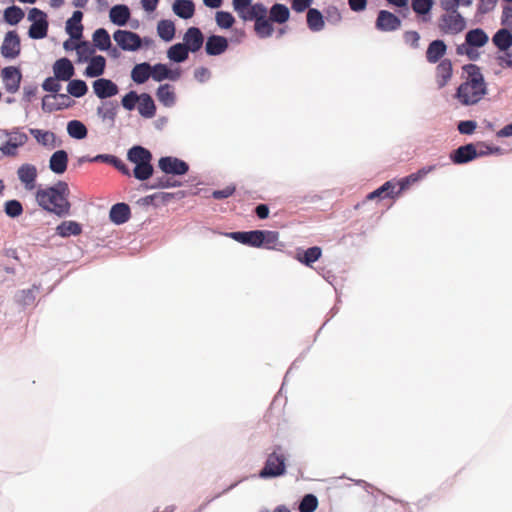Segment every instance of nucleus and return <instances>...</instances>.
<instances>
[{"label":"nucleus","instance_id":"nucleus-11","mask_svg":"<svg viewBox=\"0 0 512 512\" xmlns=\"http://www.w3.org/2000/svg\"><path fill=\"white\" fill-rule=\"evenodd\" d=\"M158 166L167 175H184L189 170V166L185 161L171 156L160 158Z\"/></svg>","mask_w":512,"mask_h":512},{"label":"nucleus","instance_id":"nucleus-51","mask_svg":"<svg viewBox=\"0 0 512 512\" xmlns=\"http://www.w3.org/2000/svg\"><path fill=\"white\" fill-rule=\"evenodd\" d=\"M217 25L220 28L229 29L235 23L233 15L226 11H218L215 16Z\"/></svg>","mask_w":512,"mask_h":512},{"label":"nucleus","instance_id":"nucleus-16","mask_svg":"<svg viewBox=\"0 0 512 512\" xmlns=\"http://www.w3.org/2000/svg\"><path fill=\"white\" fill-rule=\"evenodd\" d=\"M2 78L5 89L9 93H15L20 87L22 75L17 67L9 66L2 69Z\"/></svg>","mask_w":512,"mask_h":512},{"label":"nucleus","instance_id":"nucleus-55","mask_svg":"<svg viewBox=\"0 0 512 512\" xmlns=\"http://www.w3.org/2000/svg\"><path fill=\"white\" fill-rule=\"evenodd\" d=\"M97 113L103 120H113L116 115V107L113 103H104L102 106L98 107Z\"/></svg>","mask_w":512,"mask_h":512},{"label":"nucleus","instance_id":"nucleus-46","mask_svg":"<svg viewBox=\"0 0 512 512\" xmlns=\"http://www.w3.org/2000/svg\"><path fill=\"white\" fill-rule=\"evenodd\" d=\"M67 132L69 136L75 139H83L87 136L86 126L79 120H71L67 124Z\"/></svg>","mask_w":512,"mask_h":512},{"label":"nucleus","instance_id":"nucleus-62","mask_svg":"<svg viewBox=\"0 0 512 512\" xmlns=\"http://www.w3.org/2000/svg\"><path fill=\"white\" fill-rule=\"evenodd\" d=\"M476 127H477V124L475 121H472V120L461 121L458 124V131L461 134L470 135V134L474 133Z\"/></svg>","mask_w":512,"mask_h":512},{"label":"nucleus","instance_id":"nucleus-35","mask_svg":"<svg viewBox=\"0 0 512 512\" xmlns=\"http://www.w3.org/2000/svg\"><path fill=\"white\" fill-rule=\"evenodd\" d=\"M151 77V65L149 63L136 64L131 71V78L137 84L146 82Z\"/></svg>","mask_w":512,"mask_h":512},{"label":"nucleus","instance_id":"nucleus-61","mask_svg":"<svg viewBox=\"0 0 512 512\" xmlns=\"http://www.w3.org/2000/svg\"><path fill=\"white\" fill-rule=\"evenodd\" d=\"M252 0H233V8L238 13L239 17L242 18L247 10L250 8Z\"/></svg>","mask_w":512,"mask_h":512},{"label":"nucleus","instance_id":"nucleus-42","mask_svg":"<svg viewBox=\"0 0 512 512\" xmlns=\"http://www.w3.org/2000/svg\"><path fill=\"white\" fill-rule=\"evenodd\" d=\"M188 54L187 46L183 43L174 44L167 51L168 58L177 63L185 61L188 58Z\"/></svg>","mask_w":512,"mask_h":512},{"label":"nucleus","instance_id":"nucleus-57","mask_svg":"<svg viewBox=\"0 0 512 512\" xmlns=\"http://www.w3.org/2000/svg\"><path fill=\"white\" fill-rule=\"evenodd\" d=\"M60 79H57L56 76L48 77L42 83V88L46 92L54 93V95L58 94L61 90V84L59 83Z\"/></svg>","mask_w":512,"mask_h":512},{"label":"nucleus","instance_id":"nucleus-34","mask_svg":"<svg viewBox=\"0 0 512 512\" xmlns=\"http://www.w3.org/2000/svg\"><path fill=\"white\" fill-rule=\"evenodd\" d=\"M493 44L501 51H506L512 46V34L503 28L498 30L492 37Z\"/></svg>","mask_w":512,"mask_h":512},{"label":"nucleus","instance_id":"nucleus-27","mask_svg":"<svg viewBox=\"0 0 512 512\" xmlns=\"http://www.w3.org/2000/svg\"><path fill=\"white\" fill-rule=\"evenodd\" d=\"M83 18V13L79 10L74 11L73 15L66 22V31L70 35L72 39H80L82 37L83 26L81 25V20Z\"/></svg>","mask_w":512,"mask_h":512},{"label":"nucleus","instance_id":"nucleus-37","mask_svg":"<svg viewBox=\"0 0 512 512\" xmlns=\"http://www.w3.org/2000/svg\"><path fill=\"white\" fill-rule=\"evenodd\" d=\"M30 134L36 139V141L43 146H50L54 148L56 146V136L51 131H44L41 129H30Z\"/></svg>","mask_w":512,"mask_h":512},{"label":"nucleus","instance_id":"nucleus-26","mask_svg":"<svg viewBox=\"0 0 512 512\" xmlns=\"http://www.w3.org/2000/svg\"><path fill=\"white\" fill-rule=\"evenodd\" d=\"M68 154L64 150L55 151L49 160V168L55 174H63L67 169Z\"/></svg>","mask_w":512,"mask_h":512},{"label":"nucleus","instance_id":"nucleus-14","mask_svg":"<svg viewBox=\"0 0 512 512\" xmlns=\"http://www.w3.org/2000/svg\"><path fill=\"white\" fill-rule=\"evenodd\" d=\"M70 105L71 99L66 94L46 95L42 99V109L47 112L62 110Z\"/></svg>","mask_w":512,"mask_h":512},{"label":"nucleus","instance_id":"nucleus-50","mask_svg":"<svg viewBox=\"0 0 512 512\" xmlns=\"http://www.w3.org/2000/svg\"><path fill=\"white\" fill-rule=\"evenodd\" d=\"M318 506V499L313 494H307L303 497L299 505L300 512H314Z\"/></svg>","mask_w":512,"mask_h":512},{"label":"nucleus","instance_id":"nucleus-32","mask_svg":"<svg viewBox=\"0 0 512 512\" xmlns=\"http://www.w3.org/2000/svg\"><path fill=\"white\" fill-rule=\"evenodd\" d=\"M109 16L112 23L124 26L130 18V10L126 5H115L111 8Z\"/></svg>","mask_w":512,"mask_h":512},{"label":"nucleus","instance_id":"nucleus-41","mask_svg":"<svg viewBox=\"0 0 512 512\" xmlns=\"http://www.w3.org/2000/svg\"><path fill=\"white\" fill-rule=\"evenodd\" d=\"M433 6V0H412L411 7L413 11L422 16V21L427 22L430 17L427 16Z\"/></svg>","mask_w":512,"mask_h":512},{"label":"nucleus","instance_id":"nucleus-13","mask_svg":"<svg viewBox=\"0 0 512 512\" xmlns=\"http://www.w3.org/2000/svg\"><path fill=\"white\" fill-rule=\"evenodd\" d=\"M453 76V64L450 59H442L435 68V82L438 89L448 85Z\"/></svg>","mask_w":512,"mask_h":512},{"label":"nucleus","instance_id":"nucleus-22","mask_svg":"<svg viewBox=\"0 0 512 512\" xmlns=\"http://www.w3.org/2000/svg\"><path fill=\"white\" fill-rule=\"evenodd\" d=\"M53 73L57 79L69 81L74 76L75 69L68 58H60L53 64Z\"/></svg>","mask_w":512,"mask_h":512},{"label":"nucleus","instance_id":"nucleus-30","mask_svg":"<svg viewBox=\"0 0 512 512\" xmlns=\"http://www.w3.org/2000/svg\"><path fill=\"white\" fill-rule=\"evenodd\" d=\"M489 37L487 33L481 28H475L468 31L465 35V42L470 46L477 48L483 47L488 43Z\"/></svg>","mask_w":512,"mask_h":512},{"label":"nucleus","instance_id":"nucleus-48","mask_svg":"<svg viewBox=\"0 0 512 512\" xmlns=\"http://www.w3.org/2000/svg\"><path fill=\"white\" fill-rule=\"evenodd\" d=\"M69 81L70 82L67 85V92L70 95L80 98L87 93L88 87H87V84L85 83V81L79 80V79H74V80L70 79Z\"/></svg>","mask_w":512,"mask_h":512},{"label":"nucleus","instance_id":"nucleus-8","mask_svg":"<svg viewBox=\"0 0 512 512\" xmlns=\"http://www.w3.org/2000/svg\"><path fill=\"white\" fill-rule=\"evenodd\" d=\"M466 27V21L460 13H445L439 19V29L446 34H458Z\"/></svg>","mask_w":512,"mask_h":512},{"label":"nucleus","instance_id":"nucleus-54","mask_svg":"<svg viewBox=\"0 0 512 512\" xmlns=\"http://www.w3.org/2000/svg\"><path fill=\"white\" fill-rule=\"evenodd\" d=\"M5 213L10 217H17L22 214L23 207L18 200H9L4 205Z\"/></svg>","mask_w":512,"mask_h":512},{"label":"nucleus","instance_id":"nucleus-36","mask_svg":"<svg viewBox=\"0 0 512 512\" xmlns=\"http://www.w3.org/2000/svg\"><path fill=\"white\" fill-rule=\"evenodd\" d=\"M307 25L310 30L317 32L324 28L325 22L321 12L315 8H309L306 16Z\"/></svg>","mask_w":512,"mask_h":512},{"label":"nucleus","instance_id":"nucleus-31","mask_svg":"<svg viewBox=\"0 0 512 512\" xmlns=\"http://www.w3.org/2000/svg\"><path fill=\"white\" fill-rule=\"evenodd\" d=\"M105 66V58L101 55H97L90 59L84 73L87 77H99L104 73Z\"/></svg>","mask_w":512,"mask_h":512},{"label":"nucleus","instance_id":"nucleus-23","mask_svg":"<svg viewBox=\"0 0 512 512\" xmlns=\"http://www.w3.org/2000/svg\"><path fill=\"white\" fill-rule=\"evenodd\" d=\"M131 217V209L124 202L114 204L109 212V219L114 224H124Z\"/></svg>","mask_w":512,"mask_h":512},{"label":"nucleus","instance_id":"nucleus-64","mask_svg":"<svg viewBox=\"0 0 512 512\" xmlns=\"http://www.w3.org/2000/svg\"><path fill=\"white\" fill-rule=\"evenodd\" d=\"M420 35L417 31H407L404 33V41L412 48L419 47Z\"/></svg>","mask_w":512,"mask_h":512},{"label":"nucleus","instance_id":"nucleus-47","mask_svg":"<svg viewBox=\"0 0 512 512\" xmlns=\"http://www.w3.org/2000/svg\"><path fill=\"white\" fill-rule=\"evenodd\" d=\"M254 30L260 38H267L273 34L274 28L271 20L266 17L255 21Z\"/></svg>","mask_w":512,"mask_h":512},{"label":"nucleus","instance_id":"nucleus-6","mask_svg":"<svg viewBox=\"0 0 512 512\" xmlns=\"http://www.w3.org/2000/svg\"><path fill=\"white\" fill-rule=\"evenodd\" d=\"M28 19L32 21L28 35L32 39H43L47 36V15L38 8H32L28 13Z\"/></svg>","mask_w":512,"mask_h":512},{"label":"nucleus","instance_id":"nucleus-44","mask_svg":"<svg viewBox=\"0 0 512 512\" xmlns=\"http://www.w3.org/2000/svg\"><path fill=\"white\" fill-rule=\"evenodd\" d=\"M290 16L289 9L283 4H274L270 9V20L279 24L288 21Z\"/></svg>","mask_w":512,"mask_h":512},{"label":"nucleus","instance_id":"nucleus-40","mask_svg":"<svg viewBox=\"0 0 512 512\" xmlns=\"http://www.w3.org/2000/svg\"><path fill=\"white\" fill-rule=\"evenodd\" d=\"M180 76V73H177L176 76H172V71L168 69L165 64H156L151 66V77L155 81H162L164 79L177 80Z\"/></svg>","mask_w":512,"mask_h":512},{"label":"nucleus","instance_id":"nucleus-15","mask_svg":"<svg viewBox=\"0 0 512 512\" xmlns=\"http://www.w3.org/2000/svg\"><path fill=\"white\" fill-rule=\"evenodd\" d=\"M17 176L26 190L35 189L38 176L36 166L28 163L22 164L17 170Z\"/></svg>","mask_w":512,"mask_h":512},{"label":"nucleus","instance_id":"nucleus-60","mask_svg":"<svg viewBox=\"0 0 512 512\" xmlns=\"http://www.w3.org/2000/svg\"><path fill=\"white\" fill-rule=\"evenodd\" d=\"M75 49L80 58H84L87 60L93 53L94 49L91 47L90 43L87 41L80 42L75 45Z\"/></svg>","mask_w":512,"mask_h":512},{"label":"nucleus","instance_id":"nucleus-33","mask_svg":"<svg viewBox=\"0 0 512 512\" xmlns=\"http://www.w3.org/2000/svg\"><path fill=\"white\" fill-rule=\"evenodd\" d=\"M157 99L166 107H171L175 104L176 95L174 88L170 84L160 85L156 92Z\"/></svg>","mask_w":512,"mask_h":512},{"label":"nucleus","instance_id":"nucleus-29","mask_svg":"<svg viewBox=\"0 0 512 512\" xmlns=\"http://www.w3.org/2000/svg\"><path fill=\"white\" fill-rule=\"evenodd\" d=\"M172 9L177 16L183 19L191 18L195 13V5L192 0H175Z\"/></svg>","mask_w":512,"mask_h":512},{"label":"nucleus","instance_id":"nucleus-63","mask_svg":"<svg viewBox=\"0 0 512 512\" xmlns=\"http://www.w3.org/2000/svg\"><path fill=\"white\" fill-rule=\"evenodd\" d=\"M235 190H236V188L234 185H228L221 190H214L212 192V196L215 199H226V198L232 196L234 194Z\"/></svg>","mask_w":512,"mask_h":512},{"label":"nucleus","instance_id":"nucleus-56","mask_svg":"<svg viewBox=\"0 0 512 512\" xmlns=\"http://www.w3.org/2000/svg\"><path fill=\"white\" fill-rule=\"evenodd\" d=\"M180 183L176 180H173L171 177L164 175L154 179V183L151 185V188H169V187H177Z\"/></svg>","mask_w":512,"mask_h":512},{"label":"nucleus","instance_id":"nucleus-45","mask_svg":"<svg viewBox=\"0 0 512 512\" xmlns=\"http://www.w3.org/2000/svg\"><path fill=\"white\" fill-rule=\"evenodd\" d=\"M94 45L100 50H107L111 46L110 35L104 28H99L93 33Z\"/></svg>","mask_w":512,"mask_h":512},{"label":"nucleus","instance_id":"nucleus-39","mask_svg":"<svg viewBox=\"0 0 512 512\" xmlns=\"http://www.w3.org/2000/svg\"><path fill=\"white\" fill-rule=\"evenodd\" d=\"M267 8L262 3H255L250 6V8L247 10V12L242 15V18L244 21H258L263 18L267 17Z\"/></svg>","mask_w":512,"mask_h":512},{"label":"nucleus","instance_id":"nucleus-52","mask_svg":"<svg viewBox=\"0 0 512 512\" xmlns=\"http://www.w3.org/2000/svg\"><path fill=\"white\" fill-rule=\"evenodd\" d=\"M475 48V46H470L468 43L464 42L457 46L456 53L458 55H466L470 60L475 61L480 56L479 52L475 50Z\"/></svg>","mask_w":512,"mask_h":512},{"label":"nucleus","instance_id":"nucleus-12","mask_svg":"<svg viewBox=\"0 0 512 512\" xmlns=\"http://www.w3.org/2000/svg\"><path fill=\"white\" fill-rule=\"evenodd\" d=\"M21 51L20 37L16 31L6 33L2 46L1 54L8 59H14L19 56Z\"/></svg>","mask_w":512,"mask_h":512},{"label":"nucleus","instance_id":"nucleus-7","mask_svg":"<svg viewBox=\"0 0 512 512\" xmlns=\"http://www.w3.org/2000/svg\"><path fill=\"white\" fill-rule=\"evenodd\" d=\"M7 141L0 150L7 156H16L17 149L24 146L28 141V136L20 128H14L11 131H5Z\"/></svg>","mask_w":512,"mask_h":512},{"label":"nucleus","instance_id":"nucleus-4","mask_svg":"<svg viewBox=\"0 0 512 512\" xmlns=\"http://www.w3.org/2000/svg\"><path fill=\"white\" fill-rule=\"evenodd\" d=\"M229 236L242 244L254 247L263 246L267 249L275 248L278 242V233L273 231L232 232Z\"/></svg>","mask_w":512,"mask_h":512},{"label":"nucleus","instance_id":"nucleus-38","mask_svg":"<svg viewBox=\"0 0 512 512\" xmlns=\"http://www.w3.org/2000/svg\"><path fill=\"white\" fill-rule=\"evenodd\" d=\"M322 255V250L318 246H313L303 251L302 253L297 254V259L305 264L306 266L311 267L313 263H315Z\"/></svg>","mask_w":512,"mask_h":512},{"label":"nucleus","instance_id":"nucleus-19","mask_svg":"<svg viewBox=\"0 0 512 512\" xmlns=\"http://www.w3.org/2000/svg\"><path fill=\"white\" fill-rule=\"evenodd\" d=\"M401 26V20L393 13L381 10L376 19V27L381 31H395Z\"/></svg>","mask_w":512,"mask_h":512},{"label":"nucleus","instance_id":"nucleus-53","mask_svg":"<svg viewBox=\"0 0 512 512\" xmlns=\"http://www.w3.org/2000/svg\"><path fill=\"white\" fill-rule=\"evenodd\" d=\"M170 198H171V194H168V193H156V194L148 195V196H146L144 198H141L138 201V203L142 204V205H145V206H148V205H153L156 202H166Z\"/></svg>","mask_w":512,"mask_h":512},{"label":"nucleus","instance_id":"nucleus-58","mask_svg":"<svg viewBox=\"0 0 512 512\" xmlns=\"http://www.w3.org/2000/svg\"><path fill=\"white\" fill-rule=\"evenodd\" d=\"M81 233V226H56L54 235L68 237Z\"/></svg>","mask_w":512,"mask_h":512},{"label":"nucleus","instance_id":"nucleus-17","mask_svg":"<svg viewBox=\"0 0 512 512\" xmlns=\"http://www.w3.org/2000/svg\"><path fill=\"white\" fill-rule=\"evenodd\" d=\"M397 184L395 181L390 180L385 182L382 186L374 190L373 192L369 193L367 195L368 200H374L377 199L379 201L383 200H393L396 197L400 195V193L397 192Z\"/></svg>","mask_w":512,"mask_h":512},{"label":"nucleus","instance_id":"nucleus-21","mask_svg":"<svg viewBox=\"0 0 512 512\" xmlns=\"http://www.w3.org/2000/svg\"><path fill=\"white\" fill-rule=\"evenodd\" d=\"M184 45L187 46L189 52H197L203 45L204 37L202 32L197 27H190L183 37Z\"/></svg>","mask_w":512,"mask_h":512},{"label":"nucleus","instance_id":"nucleus-43","mask_svg":"<svg viewBox=\"0 0 512 512\" xmlns=\"http://www.w3.org/2000/svg\"><path fill=\"white\" fill-rule=\"evenodd\" d=\"M157 33L164 41H171L175 36V25L171 20H160L157 24Z\"/></svg>","mask_w":512,"mask_h":512},{"label":"nucleus","instance_id":"nucleus-24","mask_svg":"<svg viewBox=\"0 0 512 512\" xmlns=\"http://www.w3.org/2000/svg\"><path fill=\"white\" fill-rule=\"evenodd\" d=\"M228 48V41L223 36L212 35L208 37L205 50L208 55L216 56L224 53Z\"/></svg>","mask_w":512,"mask_h":512},{"label":"nucleus","instance_id":"nucleus-49","mask_svg":"<svg viewBox=\"0 0 512 512\" xmlns=\"http://www.w3.org/2000/svg\"><path fill=\"white\" fill-rule=\"evenodd\" d=\"M24 18L23 10L18 6H11L4 11V20L10 25L18 24Z\"/></svg>","mask_w":512,"mask_h":512},{"label":"nucleus","instance_id":"nucleus-10","mask_svg":"<svg viewBox=\"0 0 512 512\" xmlns=\"http://www.w3.org/2000/svg\"><path fill=\"white\" fill-rule=\"evenodd\" d=\"M482 153H478V149L473 143H469L458 147L450 153V160L456 165L466 164L478 157Z\"/></svg>","mask_w":512,"mask_h":512},{"label":"nucleus","instance_id":"nucleus-3","mask_svg":"<svg viewBox=\"0 0 512 512\" xmlns=\"http://www.w3.org/2000/svg\"><path fill=\"white\" fill-rule=\"evenodd\" d=\"M127 159L135 165L133 176L144 181L153 175V166L151 164V152L142 146H133L128 150Z\"/></svg>","mask_w":512,"mask_h":512},{"label":"nucleus","instance_id":"nucleus-5","mask_svg":"<svg viewBox=\"0 0 512 512\" xmlns=\"http://www.w3.org/2000/svg\"><path fill=\"white\" fill-rule=\"evenodd\" d=\"M286 472V457L281 447H277L266 459L264 467L259 472L262 479L276 478Z\"/></svg>","mask_w":512,"mask_h":512},{"label":"nucleus","instance_id":"nucleus-20","mask_svg":"<svg viewBox=\"0 0 512 512\" xmlns=\"http://www.w3.org/2000/svg\"><path fill=\"white\" fill-rule=\"evenodd\" d=\"M94 93L100 99L115 96L118 93V86L109 79L99 78L93 82Z\"/></svg>","mask_w":512,"mask_h":512},{"label":"nucleus","instance_id":"nucleus-25","mask_svg":"<svg viewBox=\"0 0 512 512\" xmlns=\"http://www.w3.org/2000/svg\"><path fill=\"white\" fill-rule=\"evenodd\" d=\"M447 46L443 40L432 41L426 50V59L429 63H437L446 54Z\"/></svg>","mask_w":512,"mask_h":512},{"label":"nucleus","instance_id":"nucleus-9","mask_svg":"<svg viewBox=\"0 0 512 512\" xmlns=\"http://www.w3.org/2000/svg\"><path fill=\"white\" fill-rule=\"evenodd\" d=\"M115 42L125 51H135L141 47L142 41L138 34L127 31L117 30L113 34Z\"/></svg>","mask_w":512,"mask_h":512},{"label":"nucleus","instance_id":"nucleus-2","mask_svg":"<svg viewBox=\"0 0 512 512\" xmlns=\"http://www.w3.org/2000/svg\"><path fill=\"white\" fill-rule=\"evenodd\" d=\"M69 194L68 184L64 181H59L53 186L38 189L35 198L38 205L44 210L63 217L70 212Z\"/></svg>","mask_w":512,"mask_h":512},{"label":"nucleus","instance_id":"nucleus-18","mask_svg":"<svg viewBox=\"0 0 512 512\" xmlns=\"http://www.w3.org/2000/svg\"><path fill=\"white\" fill-rule=\"evenodd\" d=\"M435 169L436 165L425 166L419 169L417 172L412 173L399 181H395L397 184V192L401 194L405 189L409 188L412 184L422 180Z\"/></svg>","mask_w":512,"mask_h":512},{"label":"nucleus","instance_id":"nucleus-59","mask_svg":"<svg viewBox=\"0 0 512 512\" xmlns=\"http://www.w3.org/2000/svg\"><path fill=\"white\" fill-rule=\"evenodd\" d=\"M140 99V95H137L135 91H130L122 98V106L131 111L135 108L136 103H138V100Z\"/></svg>","mask_w":512,"mask_h":512},{"label":"nucleus","instance_id":"nucleus-28","mask_svg":"<svg viewBox=\"0 0 512 512\" xmlns=\"http://www.w3.org/2000/svg\"><path fill=\"white\" fill-rule=\"evenodd\" d=\"M138 112L144 118H153L156 114V106L152 97L142 93L138 100Z\"/></svg>","mask_w":512,"mask_h":512},{"label":"nucleus","instance_id":"nucleus-1","mask_svg":"<svg viewBox=\"0 0 512 512\" xmlns=\"http://www.w3.org/2000/svg\"><path fill=\"white\" fill-rule=\"evenodd\" d=\"M462 70L466 76L457 88L454 98L461 105H475L487 94V83L481 68L476 64H466L462 67Z\"/></svg>","mask_w":512,"mask_h":512}]
</instances>
